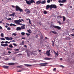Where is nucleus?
Returning <instances> with one entry per match:
<instances>
[{"instance_id":"052dcab7","label":"nucleus","mask_w":74,"mask_h":74,"mask_svg":"<svg viewBox=\"0 0 74 74\" xmlns=\"http://www.w3.org/2000/svg\"><path fill=\"white\" fill-rule=\"evenodd\" d=\"M12 8H14V7H16L14 5H12Z\"/></svg>"},{"instance_id":"4c0bfd02","label":"nucleus","mask_w":74,"mask_h":74,"mask_svg":"<svg viewBox=\"0 0 74 74\" xmlns=\"http://www.w3.org/2000/svg\"><path fill=\"white\" fill-rule=\"evenodd\" d=\"M51 1V0H47V3H50Z\"/></svg>"},{"instance_id":"338daca9","label":"nucleus","mask_w":74,"mask_h":74,"mask_svg":"<svg viewBox=\"0 0 74 74\" xmlns=\"http://www.w3.org/2000/svg\"><path fill=\"white\" fill-rule=\"evenodd\" d=\"M2 23H3L2 21H0V24H1Z\"/></svg>"},{"instance_id":"cd10ccee","label":"nucleus","mask_w":74,"mask_h":74,"mask_svg":"<svg viewBox=\"0 0 74 74\" xmlns=\"http://www.w3.org/2000/svg\"><path fill=\"white\" fill-rule=\"evenodd\" d=\"M21 34L22 36H24L25 34V33L24 32H21Z\"/></svg>"},{"instance_id":"dca6fc26","label":"nucleus","mask_w":74,"mask_h":74,"mask_svg":"<svg viewBox=\"0 0 74 74\" xmlns=\"http://www.w3.org/2000/svg\"><path fill=\"white\" fill-rule=\"evenodd\" d=\"M25 25H23L21 26V28L23 29H25Z\"/></svg>"},{"instance_id":"09e8293b","label":"nucleus","mask_w":74,"mask_h":74,"mask_svg":"<svg viewBox=\"0 0 74 74\" xmlns=\"http://www.w3.org/2000/svg\"><path fill=\"white\" fill-rule=\"evenodd\" d=\"M26 35H27V36H29L30 35V34H27V33H26Z\"/></svg>"},{"instance_id":"9d476101","label":"nucleus","mask_w":74,"mask_h":74,"mask_svg":"<svg viewBox=\"0 0 74 74\" xmlns=\"http://www.w3.org/2000/svg\"><path fill=\"white\" fill-rule=\"evenodd\" d=\"M50 51V50H49V51H46V54H47L48 56H51V55L49 53Z\"/></svg>"},{"instance_id":"0eeeda50","label":"nucleus","mask_w":74,"mask_h":74,"mask_svg":"<svg viewBox=\"0 0 74 74\" xmlns=\"http://www.w3.org/2000/svg\"><path fill=\"white\" fill-rule=\"evenodd\" d=\"M20 8L18 6L16 5V11H18V10L20 9Z\"/></svg>"},{"instance_id":"f3484780","label":"nucleus","mask_w":74,"mask_h":74,"mask_svg":"<svg viewBox=\"0 0 74 74\" xmlns=\"http://www.w3.org/2000/svg\"><path fill=\"white\" fill-rule=\"evenodd\" d=\"M15 64V63H8V65H14Z\"/></svg>"},{"instance_id":"13d9d810","label":"nucleus","mask_w":74,"mask_h":74,"mask_svg":"<svg viewBox=\"0 0 74 74\" xmlns=\"http://www.w3.org/2000/svg\"><path fill=\"white\" fill-rule=\"evenodd\" d=\"M22 55V54L20 53V54H18V56H21Z\"/></svg>"},{"instance_id":"864d4df0","label":"nucleus","mask_w":74,"mask_h":74,"mask_svg":"<svg viewBox=\"0 0 74 74\" xmlns=\"http://www.w3.org/2000/svg\"><path fill=\"white\" fill-rule=\"evenodd\" d=\"M3 29L2 27L0 26V29Z\"/></svg>"},{"instance_id":"c9c22d12","label":"nucleus","mask_w":74,"mask_h":74,"mask_svg":"<svg viewBox=\"0 0 74 74\" xmlns=\"http://www.w3.org/2000/svg\"><path fill=\"white\" fill-rule=\"evenodd\" d=\"M16 24H17V25H22L21 23H20V22L18 23H17Z\"/></svg>"},{"instance_id":"473e14b6","label":"nucleus","mask_w":74,"mask_h":74,"mask_svg":"<svg viewBox=\"0 0 74 74\" xmlns=\"http://www.w3.org/2000/svg\"><path fill=\"white\" fill-rule=\"evenodd\" d=\"M58 18H63V16H61V15H60V16H57Z\"/></svg>"},{"instance_id":"37998d69","label":"nucleus","mask_w":74,"mask_h":74,"mask_svg":"<svg viewBox=\"0 0 74 74\" xmlns=\"http://www.w3.org/2000/svg\"><path fill=\"white\" fill-rule=\"evenodd\" d=\"M27 32H28L30 34L31 33V32H30V29H29V30H27Z\"/></svg>"},{"instance_id":"a878e982","label":"nucleus","mask_w":74,"mask_h":74,"mask_svg":"<svg viewBox=\"0 0 74 74\" xmlns=\"http://www.w3.org/2000/svg\"><path fill=\"white\" fill-rule=\"evenodd\" d=\"M7 50L8 51H11L12 50V49L11 48H8L7 47Z\"/></svg>"},{"instance_id":"7ed1b4c3","label":"nucleus","mask_w":74,"mask_h":74,"mask_svg":"<svg viewBox=\"0 0 74 74\" xmlns=\"http://www.w3.org/2000/svg\"><path fill=\"white\" fill-rule=\"evenodd\" d=\"M53 27L55 29H57L58 30H60L61 29V27L59 26L56 25L53 26Z\"/></svg>"},{"instance_id":"bf43d9fd","label":"nucleus","mask_w":74,"mask_h":74,"mask_svg":"<svg viewBox=\"0 0 74 74\" xmlns=\"http://www.w3.org/2000/svg\"><path fill=\"white\" fill-rule=\"evenodd\" d=\"M24 47L27 48V45H25L24 46Z\"/></svg>"},{"instance_id":"774afa93","label":"nucleus","mask_w":74,"mask_h":74,"mask_svg":"<svg viewBox=\"0 0 74 74\" xmlns=\"http://www.w3.org/2000/svg\"><path fill=\"white\" fill-rule=\"evenodd\" d=\"M21 21H23V22H24L25 21L23 20V19H21Z\"/></svg>"},{"instance_id":"4468645a","label":"nucleus","mask_w":74,"mask_h":74,"mask_svg":"<svg viewBox=\"0 0 74 74\" xmlns=\"http://www.w3.org/2000/svg\"><path fill=\"white\" fill-rule=\"evenodd\" d=\"M65 39H66V40H71V38H70V37H66L65 38Z\"/></svg>"},{"instance_id":"2eb2a0df","label":"nucleus","mask_w":74,"mask_h":74,"mask_svg":"<svg viewBox=\"0 0 74 74\" xmlns=\"http://www.w3.org/2000/svg\"><path fill=\"white\" fill-rule=\"evenodd\" d=\"M24 65H25V66H26V67H29V66H32V65H29L28 64H24Z\"/></svg>"},{"instance_id":"ddd939ff","label":"nucleus","mask_w":74,"mask_h":74,"mask_svg":"<svg viewBox=\"0 0 74 74\" xmlns=\"http://www.w3.org/2000/svg\"><path fill=\"white\" fill-rule=\"evenodd\" d=\"M51 59V58H44V59L46 60H49Z\"/></svg>"},{"instance_id":"aec40b11","label":"nucleus","mask_w":74,"mask_h":74,"mask_svg":"<svg viewBox=\"0 0 74 74\" xmlns=\"http://www.w3.org/2000/svg\"><path fill=\"white\" fill-rule=\"evenodd\" d=\"M24 40H23V42L21 43L20 45H24Z\"/></svg>"},{"instance_id":"2f4dec72","label":"nucleus","mask_w":74,"mask_h":74,"mask_svg":"<svg viewBox=\"0 0 74 74\" xmlns=\"http://www.w3.org/2000/svg\"><path fill=\"white\" fill-rule=\"evenodd\" d=\"M66 1V0H63L61 1V3H64Z\"/></svg>"},{"instance_id":"20e7f679","label":"nucleus","mask_w":74,"mask_h":74,"mask_svg":"<svg viewBox=\"0 0 74 74\" xmlns=\"http://www.w3.org/2000/svg\"><path fill=\"white\" fill-rule=\"evenodd\" d=\"M25 11L26 12L27 14H29L30 13V10H29L28 9H25Z\"/></svg>"},{"instance_id":"bb28decb","label":"nucleus","mask_w":74,"mask_h":74,"mask_svg":"<svg viewBox=\"0 0 74 74\" xmlns=\"http://www.w3.org/2000/svg\"><path fill=\"white\" fill-rule=\"evenodd\" d=\"M18 11H20V12H23V10L22 9H19L18 10Z\"/></svg>"},{"instance_id":"72a5a7b5","label":"nucleus","mask_w":74,"mask_h":74,"mask_svg":"<svg viewBox=\"0 0 74 74\" xmlns=\"http://www.w3.org/2000/svg\"><path fill=\"white\" fill-rule=\"evenodd\" d=\"M11 29L10 28V27H8L7 28V30L8 31H10Z\"/></svg>"},{"instance_id":"6e6d98bb","label":"nucleus","mask_w":74,"mask_h":74,"mask_svg":"<svg viewBox=\"0 0 74 74\" xmlns=\"http://www.w3.org/2000/svg\"><path fill=\"white\" fill-rule=\"evenodd\" d=\"M7 19H8V20H9L10 21V20H11V18H9Z\"/></svg>"},{"instance_id":"f03ea898","label":"nucleus","mask_w":74,"mask_h":74,"mask_svg":"<svg viewBox=\"0 0 74 74\" xmlns=\"http://www.w3.org/2000/svg\"><path fill=\"white\" fill-rule=\"evenodd\" d=\"M51 9V8H57V6L55 4H51L50 6Z\"/></svg>"},{"instance_id":"4be33fe9","label":"nucleus","mask_w":74,"mask_h":74,"mask_svg":"<svg viewBox=\"0 0 74 74\" xmlns=\"http://www.w3.org/2000/svg\"><path fill=\"white\" fill-rule=\"evenodd\" d=\"M63 21H65L66 20V18L64 16H63Z\"/></svg>"},{"instance_id":"a18cd8bd","label":"nucleus","mask_w":74,"mask_h":74,"mask_svg":"<svg viewBox=\"0 0 74 74\" xmlns=\"http://www.w3.org/2000/svg\"><path fill=\"white\" fill-rule=\"evenodd\" d=\"M71 35L73 37H74V34H71Z\"/></svg>"},{"instance_id":"c85d7f7f","label":"nucleus","mask_w":74,"mask_h":74,"mask_svg":"<svg viewBox=\"0 0 74 74\" xmlns=\"http://www.w3.org/2000/svg\"><path fill=\"white\" fill-rule=\"evenodd\" d=\"M1 35L2 38L4 37V34L3 33L1 34Z\"/></svg>"},{"instance_id":"3c124183","label":"nucleus","mask_w":74,"mask_h":74,"mask_svg":"<svg viewBox=\"0 0 74 74\" xmlns=\"http://www.w3.org/2000/svg\"><path fill=\"white\" fill-rule=\"evenodd\" d=\"M56 69L54 68V69H53V71H56Z\"/></svg>"},{"instance_id":"c756f323","label":"nucleus","mask_w":74,"mask_h":74,"mask_svg":"<svg viewBox=\"0 0 74 74\" xmlns=\"http://www.w3.org/2000/svg\"><path fill=\"white\" fill-rule=\"evenodd\" d=\"M5 38L6 40H9V38L8 37H5Z\"/></svg>"},{"instance_id":"f8f14e48","label":"nucleus","mask_w":74,"mask_h":74,"mask_svg":"<svg viewBox=\"0 0 74 74\" xmlns=\"http://www.w3.org/2000/svg\"><path fill=\"white\" fill-rule=\"evenodd\" d=\"M1 46L3 47H7L8 46V45L7 44H1Z\"/></svg>"},{"instance_id":"423d86ee","label":"nucleus","mask_w":74,"mask_h":74,"mask_svg":"<svg viewBox=\"0 0 74 74\" xmlns=\"http://www.w3.org/2000/svg\"><path fill=\"white\" fill-rule=\"evenodd\" d=\"M21 28L20 27H18L16 28V30L17 31H21Z\"/></svg>"},{"instance_id":"7c9ffc66","label":"nucleus","mask_w":74,"mask_h":74,"mask_svg":"<svg viewBox=\"0 0 74 74\" xmlns=\"http://www.w3.org/2000/svg\"><path fill=\"white\" fill-rule=\"evenodd\" d=\"M48 13V12H47V11H44L43 12V13L44 14H47Z\"/></svg>"},{"instance_id":"a19ab883","label":"nucleus","mask_w":74,"mask_h":74,"mask_svg":"<svg viewBox=\"0 0 74 74\" xmlns=\"http://www.w3.org/2000/svg\"><path fill=\"white\" fill-rule=\"evenodd\" d=\"M13 45L15 46H17V45L16 44L14 43H13Z\"/></svg>"},{"instance_id":"412c9836","label":"nucleus","mask_w":74,"mask_h":74,"mask_svg":"<svg viewBox=\"0 0 74 74\" xmlns=\"http://www.w3.org/2000/svg\"><path fill=\"white\" fill-rule=\"evenodd\" d=\"M3 67L5 69H7L8 68L9 66H3Z\"/></svg>"},{"instance_id":"680f3d73","label":"nucleus","mask_w":74,"mask_h":74,"mask_svg":"<svg viewBox=\"0 0 74 74\" xmlns=\"http://www.w3.org/2000/svg\"><path fill=\"white\" fill-rule=\"evenodd\" d=\"M6 25H7L8 26H9L10 25V24L8 23H6Z\"/></svg>"},{"instance_id":"603ef678","label":"nucleus","mask_w":74,"mask_h":74,"mask_svg":"<svg viewBox=\"0 0 74 74\" xmlns=\"http://www.w3.org/2000/svg\"><path fill=\"white\" fill-rule=\"evenodd\" d=\"M17 67H18V68H22V67L21 66H17Z\"/></svg>"},{"instance_id":"c03bdc74","label":"nucleus","mask_w":74,"mask_h":74,"mask_svg":"<svg viewBox=\"0 0 74 74\" xmlns=\"http://www.w3.org/2000/svg\"><path fill=\"white\" fill-rule=\"evenodd\" d=\"M58 23H59V24H60V25H61V23L59 21H58Z\"/></svg>"},{"instance_id":"ea45409f","label":"nucleus","mask_w":74,"mask_h":74,"mask_svg":"<svg viewBox=\"0 0 74 74\" xmlns=\"http://www.w3.org/2000/svg\"><path fill=\"white\" fill-rule=\"evenodd\" d=\"M0 39L1 40H5V39H4V38H0Z\"/></svg>"},{"instance_id":"f257e3e1","label":"nucleus","mask_w":74,"mask_h":74,"mask_svg":"<svg viewBox=\"0 0 74 74\" xmlns=\"http://www.w3.org/2000/svg\"><path fill=\"white\" fill-rule=\"evenodd\" d=\"M26 1V3L29 5H31V4L33 3H35V2L34 0H29V1H27L28 0H24Z\"/></svg>"},{"instance_id":"5701e85b","label":"nucleus","mask_w":74,"mask_h":74,"mask_svg":"<svg viewBox=\"0 0 74 74\" xmlns=\"http://www.w3.org/2000/svg\"><path fill=\"white\" fill-rule=\"evenodd\" d=\"M19 22L18 21H17V20H15L14 21V23H16V24H17Z\"/></svg>"},{"instance_id":"58836bf2","label":"nucleus","mask_w":74,"mask_h":74,"mask_svg":"<svg viewBox=\"0 0 74 74\" xmlns=\"http://www.w3.org/2000/svg\"><path fill=\"white\" fill-rule=\"evenodd\" d=\"M29 23L31 25H32V21H30V20H29Z\"/></svg>"},{"instance_id":"8fccbe9b","label":"nucleus","mask_w":74,"mask_h":74,"mask_svg":"<svg viewBox=\"0 0 74 74\" xmlns=\"http://www.w3.org/2000/svg\"><path fill=\"white\" fill-rule=\"evenodd\" d=\"M11 42H15V41L14 40H12L11 41Z\"/></svg>"},{"instance_id":"de8ad7c7","label":"nucleus","mask_w":74,"mask_h":74,"mask_svg":"<svg viewBox=\"0 0 74 74\" xmlns=\"http://www.w3.org/2000/svg\"><path fill=\"white\" fill-rule=\"evenodd\" d=\"M13 25H14V24H13L12 23L10 24V25L11 26H13Z\"/></svg>"},{"instance_id":"6e6552de","label":"nucleus","mask_w":74,"mask_h":74,"mask_svg":"<svg viewBox=\"0 0 74 74\" xmlns=\"http://www.w3.org/2000/svg\"><path fill=\"white\" fill-rule=\"evenodd\" d=\"M41 0H39L36 2V5H39L41 3Z\"/></svg>"},{"instance_id":"49530a36","label":"nucleus","mask_w":74,"mask_h":74,"mask_svg":"<svg viewBox=\"0 0 74 74\" xmlns=\"http://www.w3.org/2000/svg\"><path fill=\"white\" fill-rule=\"evenodd\" d=\"M17 21H18V22H21L22 21H21V20L20 19H19L18 20H17Z\"/></svg>"},{"instance_id":"f704fd0d","label":"nucleus","mask_w":74,"mask_h":74,"mask_svg":"<svg viewBox=\"0 0 74 74\" xmlns=\"http://www.w3.org/2000/svg\"><path fill=\"white\" fill-rule=\"evenodd\" d=\"M13 38L11 37H10L9 38V40H13Z\"/></svg>"},{"instance_id":"b1692460","label":"nucleus","mask_w":74,"mask_h":74,"mask_svg":"<svg viewBox=\"0 0 74 74\" xmlns=\"http://www.w3.org/2000/svg\"><path fill=\"white\" fill-rule=\"evenodd\" d=\"M9 48H13V46H12V45L10 44V45H9Z\"/></svg>"},{"instance_id":"4d7b16f0","label":"nucleus","mask_w":74,"mask_h":74,"mask_svg":"<svg viewBox=\"0 0 74 74\" xmlns=\"http://www.w3.org/2000/svg\"><path fill=\"white\" fill-rule=\"evenodd\" d=\"M21 39H23V40H24V39H25V38H23V37L22 38H21Z\"/></svg>"},{"instance_id":"0e129e2a","label":"nucleus","mask_w":74,"mask_h":74,"mask_svg":"<svg viewBox=\"0 0 74 74\" xmlns=\"http://www.w3.org/2000/svg\"><path fill=\"white\" fill-rule=\"evenodd\" d=\"M8 43V41H5V43L7 44V43Z\"/></svg>"},{"instance_id":"a211bd4d","label":"nucleus","mask_w":74,"mask_h":74,"mask_svg":"<svg viewBox=\"0 0 74 74\" xmlns=\"http://www.w3.org/2000/svg\"><path fill=\"white\" fill-rule=\"evenodd\" d=\"M46 1H42V2H41V3L42 4H45L46 3Z\"/></svg>"},{"instance_id":"e433bc0d","label":"nucleus","mask_w":74,"mask_h":74,"mask_svg":"<svg viewBox=\"0 0 74 74\" xmlns=\"http://www.w3.org/2000/svg\"><path fill=\"white\" fill-rule=\"evenodd\" d=\"M14 50L16 51H18L19 50V49H14Z\"/></svg>"},{"instance_id":"e2e57ef3","label":"nucleus","mask_w":74,"mask_h":74,"mask_svg":"<svg viewBox=\"0 0 74 74\" xmlns=\"http://www.w3.org/2000/svg\"><path fill=\"white\" fill-rule=\"evenodd\" d=\"M60 6H62L63 5V4H61V3H60Z\"/></svg>"},{"instance_id":"79ce46f5","label":"nucleus","mask_w":74,"mask_h":74,"mask_svg":"<svg viewBox=\"0 0 74 74\" xmlns=\"http://www.w3.org/2000/svg\"><path fill=\"white\" fill-rule=\"evenodd\" d=\"M54 53H55V54H56L57 56H58V53H56L55 51H54Z\"/></svg>"},{"instance_id":"9b49d317","label":"nucleus","mask_w":74,"mask_h":74,"mask_svg":"<svg viewBox=\"0 0 74 74\" xmlns=\"http://www.w3.org/2000/svg\"><path fill=\"white\" fill-rule=\"evenodd\" d=\"M50 33H53V34H58V33L56 31H50Z\"/></svg>"},{"instance_id":"1a4fd4ad","label":"nucleus","mask_w":74,"mask_h":74,"mask_svg":"<svg viewBox=\"0 0 74 74\" xmlns=\"http://www.w3.org/2000/svg\"><path fill=\"white\" fill-rule=\"evenodd\" d=\"M51 5H46V10H48V9L49 8H50L51 9Z\"/></svg>"},{"instance_id":"39448f33","label":"nucleus","mask_w":74,"mask_h":74,"mask_svg":"<svg viewBox=\"0 0 74 74\" xmlns=\"http://www.w3.org/2000/svg\"><path fill=\"white\" fill-rule=\"evenodd\" d=\"M48 64L47 63H41L40 64H40V66H46V65L47 64Z\"/></svg>"},{"instance_id":"69168bd1","label":"nucleus","mask_w":74,"mask_h":74,"mask_svg":"<svg viewBox=\"0 0 74 74\" xmlns=\"http://www.w3.org/2000/svg\"><path fill=\"white\" fill-rule=\"evenodd\" d=\"M60 67H61L62 68H63L64 67V66H63L62 65H60Z\"/></svg>"},{"instance_id":"6ab92c4d","label":"nucleus","mask_w":74,"mask_h":74,"mask_svg":"<svg viewBox=\"0 0 74 74\" xmlns=\"http://www.w3.org/2000/svg\"><path fill=\"white\" fill-rule=\"evenodd\" d=\"M15 14L14 13L12 14H10V16H13V17H14V16Z\"/></svg>"},{"instance_id":"393cba45","label":"nucleus","mask_w":74,"mask_h":74,"mask_svg":"<svg viewBox=\"0 0 74 74\" xmlns=\"http://www.w3.org/2000/svg\"><path fill=\"white\" fill-rule=\"evenodd\" d=\"M12 35H13L15 36H16V35H17V34H16L15 33H14L13 34H12Z\"/></svg>"},{"instance_id":"5fc2aeb1","label":"nucleus","mask_w":74,"mask_h":74,"mask_svg":"<svg viewBox=\"0 0 74 74\" xmlns=\"http://www.w3.org/2000/svg\"><path fill=\"white\" fill-rule=\"evenodd\" d=\"M5 43V42L4 41H2L1 42V43Z\"/></svg>"}]
</instances>
